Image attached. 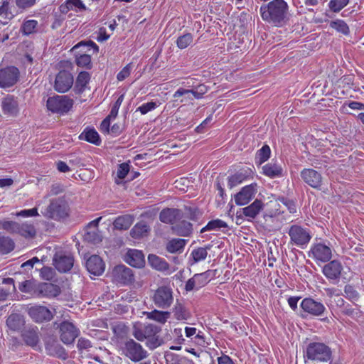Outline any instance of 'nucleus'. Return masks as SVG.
<instances>
[{
  "mask_svg": "<svg viewBox=\"0 0 364 364\" xmlns=\"http://www.w3.org/2000/svg\"><path fill=\"white\" fill-rule=\"evenodd\" d=\"M288 5L284 0H273L260 7L262 19L276 26H282L285 20Z\"/></svg>",
  "mask_w": 364,
  "mask_h": 364,
  "instance_id": "obj_1",
  "label": "nucleus"
},
{
  "mask_svg": "<svg viewBox=\"0 0 364 364\" xmlns=\"http://www.w3.org/2000/svg\"><path fill=\"white\" fill-rule=\"evenodd\" d=\"M331 350L323 343L311 342L306 346L304 351V359L305 364L309 360L317 362H327L331 358Z\"/></svg>",
  "mask_w": 364,
  "mask_h": 364,
  "instance_id": "obj_2",
  "label": "nucleus"
},
{
  "mask_svg": "<svg viewBox=\"0 0 364 364\" xmlns=\"http://www.w3.org/2000/svg\"><path fill=\"white\" fill-rule=\"evenodd\" d=\"M69 208L67 202L63 198H55L50 200L49 205L41 210V214L48 219L60 220L68 215Z\"/></svg>",
  "mask_w": 364,
  "mask_h": 364,
  "instance_id": "obj_3",
  "label": "nucleus"
},
{
  "mask_svg": "<svg viewBox=\"0 0 364 364\" xmlns=\"http://www.w3.org/2000/svg\"><path fill=\"white\" fill-rule=\"evenodd\" d=\"M161 331V327L152 323H142L136 321L134 323L132 334L139 341L146 340V346L149 348V341L154 340Z\"/></svg>",
  "mask_w": 364,
  "mask_h": 364,
  "instance_id": "obj_4",
  "label": "nucleus"
},
{
  "mask_svg": "<svg viewBox=\"0 0 364 364\" xmlns=\"http://www.w3.org/2000/svg\"><path fill=\"white\" fill-rule=\"evenodd\" d=\"M290 237L289 244L305 248L311 239V235L309 229L299 225H291L287 231Z\"/></svg>",
  "mask_w": 364,
  "mask_h": 364,
  "instance_id": "obj_5",
  "label": "nucleus"
},
{
  "mask_svg": "<svg viewBox=\"0 0 364 364\" xmlns=\"http://www.w3.org/2000/svg\"><path fill=\"white\" fill-rule=\"evenodd\" d=\"M123 354L132 362H139L148 356L142 346L132 338L127 339L122 347Z\"/></svg>",
  "mask_w": 364,
  "mask_h": 364,
  "instance_id": "obj_6",
  "label": "nucleus"
},
{
  "mask_svg": "<svg viewBox=\"0 0 364 364\" xmlns=\"http://www.w3.org/2000/svg\"><path fill=\"white\" fill-rule=\"evenodd\" d=\"M74 101L67 95L50 97L47 100V108L53 113L64 114L73 107Z\"/></svg>",
  "mask_w": 364,
  "mask_h": 364,
  "instance_id": "obj_7",
  "label": "nucleus"
},
{
  "mask_svg": "<svg viewBox=\"0 0 364 364\" xmlns=\"http://www.w3.org/2000/svg\"><path fill=\"white\" fill-rule=\"evenodd\" d=\"M264 207V204L261 200H255L250 205L237 211L236 223L241 224L244 218H247V221H252L263 210Z\"/></svg>",
  "mask_w": 364,
  "mask_h": 364,
  "instance_id": "obj_8",
  "label": "nucleus"
},
{
  "mask_svg": "<svg viewBox=\"0 0 364 364\" xmlns=\"http://www.w3.org/2000/svg\"><path fill=\"white\" fill-rule=\"evenodd\" d=\"M0 107L2 114L6 117H16L19 115L21 107L18 97L8 94L3 97L0 101Z\"/></svg>",
  "mask_w": 364,
  "mask_h": 364,
  "instance_id": "obj_9",
  "label": "nucleus"
},
{
  "mask_svg": "<svg viewBox=\"0 0 364 364\" xmlns=\"http://www.w3.org/2000/svg\"><path fill=\"white\" fill-rule=\"evenodd\" d=\"M60 341L65 345L73 344L80 335V330L71 322L65 320L58 327Z\"/></svg>",
  "mask_w": 364,
  "mask_h": 364,
  "instance_id": "obj_10",
  "label": "nucleus"
},
{
  "mask_svg": "<svg viewBox=\"0 0 364 364\" xmlns=\"http://www.w3.org/2000/svg\"><path fill=\"white\" fill-rule=\"evenodd\" d=\"M214 277V272L207 270L200 274H195L186 283L185 289L187 291L198 290L205 287Z\"/></svg>",
  "mask_w": 364,
  "mask_h": 364,
  "instance_id": "obj_11",
  "label": "nucleus"
},
{
  "mask_svg": "<svg viewBox=\"0 0 364 364\" xmlns=\"http://www.w3.org/2000/svg\"><path fill=\"white\" fill-rule=\"evenodd\" d=\"M20 72L15 66L0 69V87L7 89L13 87L19 80Z\"/></svg>",
  "mask_w": 364,
  "mask_h": 364,
  "instance_id": "obj_12",
  "label": "nucleus"
},
{
  "mask_svg": "<svg viewBox=\"0 0 364 364\" xmlns=\"http://www.w3.org/2000/svg\"><path fill=\"white\" fill-rule=\"evenodd\" d=\"M257 186L256 183H252L242 187L234 196L235 204L240 206L248 204L257 193Z\"/></svg>",
  "mask_w": 364,
  "mask_h": 364,
  "instance_id": "obj_13",
  "label": "nucleus"
},
{
  "mask_svg": "<svg viewBox=\"0 0 364 364\" xmlns=\"http://www.w3.org/2000/svg\"><path fill=\"white\" fill-rule=\"evenodd\" d=\"M112 277L115 282L123 284H131L135 280L133 270L123 264L113 269Z\"/></svg>",
  "mask_w": 364,
  "mask_h": 364,
  "instance_id": "obj_14",
  "label": "nucleus"
},
{
  "mask_svg": "<svg viewBox=\"0 0 364 364\" xmlns=\"http://www.w3.org/2000/svg\"><path fill=\"white\" fill-rule=\"evenodd\" d=\"M300 306L304 312L314 316H321L326 311V307L321 301L314 300L311 297L304 299Z\"/></svg>",
  "mask_w": 364,
  "mask_h": 364,
  "instance_id": "obj_15",
  "label": "nucleus"
},
{
  "mask_svg": "<svg viewBox=\"0 0 364 364\" xmlns=\"http://www.w3.org/2000/svg\"><path fill=\"white\" fill-rule=\"evenodd\" d=\"M73 82V76L70 72L61 70L55 77L54 89L60 93L66 92L72 87Z\"/></svg>",
  "mask_w": 364,
  "mask_h": 364,
  "instance_id": "obj_16",
  "label": "nucleus"
},
{
  "mask_svg": "<svg viewBox=\"0 0 364 364\" xmlns=\"http://www.w3.org/2000/svg\"><path fill=\"white\" fill-rule=\"evenodd\" d=\"M310 257L316 262H327L332 257V250L323 243H316L311 248Z\"/></svg>",
  "mask_w": 364,
  "mask_h": 364,
  "instance_id": "obj_17",
  "label": "nucleus"
},
{
  "mask_svg": "<svg viewBox=\"0 0 364 364\" xmlns=\"http://www.w3.org/2000/svg\"><path fill=\"white\" fill-rule=\"evenodd\" d=\"M302 180L313 188L320 190L323 183L321 173L313 168H304L301 171Z\"/></svg>",
  "mask_w": 364,
  "mask_h": 364,
  "instance_id": "obj_18",
  "label": "nucleus"
},
{
  "mask_svg": "<svg viewBox=\"0 0 364 364\" xmlns=\"http://www.w3.org/2000/svg\"><path fill=\"white\" fill-rule=\"evenodd\" d=\"M154 301L159 307H168L173 301L172 290L170 287H159L154 295Z\"/></svg>",
  "mask_w": 364,
  "mask_h": 364,
  "instance_id": "obj_19",
  "label": "nucleus"
},
{
  "mask_svg": "<svg viewBox=\"0 0 364 364\" xmlns=\"http://www.w3.org/2000/svg\"><path fill=\"white\" fill-rule=\"evenodd\" d=\"M343 269L341 262L333 259L326 264L322 268V272L328 280H338Z\"/></svg>",
  "mask_w": 364,
  "mask_h": 364,
  "instance_id": "obj_20",
  "label": "nucleus"
},
{
  "mask_svg": "<svg viewBox=\"0 0 364 364\" xmlns=\"http://www.w3.org/2000/svg\"><path fill=\"white\" fill-rule=\"evenodd\" d=\"M74 259L70 255L57 253L53 258L55 267L60 272H67L73 267Z\"/></svg>",
  "mask_w": 364,
  "mask_h": 364,
  "instance_id": "obj_21",
  "label": "nucleus"
},
{
  "mask_svg": "<svg viewBox=\"0 0 364 364\" xmlns=\"http://www.w3.org/2000/svg\"><path fill=\"white\" fill-rule=\"evenodd\" d=\"M183 218V213L176 208H166L159 214V219L164 223L175 225L178 220Z\"/></svg>",
  "mask_w": 364,
  "mask_h": 364,
  "instance_id": "obj_22",
  "label": "nucleus"
},
{
  "mask_svg": "<svg viewBox=\"0 0 364 364\" xmlns=\"http://www.w3.org/2000/svg\"><path fill=\"white\" fill-rule=\"evenodd\" d=\"M86 268L91 274L99 276L105 272V264L100 256L93 255L87 259Z\"/></svg>",
  "mask_w": 364,
  "mask_h": 364,
  "instance_id": "obj_23",
  "label": "nucleus"
},
{
  "mask_svg": "<svg viewBox=\"0 0 364 364\" xmlns=\"http://www.w3.org/2000/svg\"><path fill=\"white\" fill-rule=\"evenodd\" d=\"M114 119L105 118L100 124V131L105 134H109L112 136H117L124 130V124L115 123L110 127L111 121Z\"/></svg>",
  "mask_w": 364,
  "mask_h": 364,
  "instance_id": "obj_24",
  "label": "nucleus"
},
{
  "mask_svg": "<svg viewBox=\"0 0 364 364\" xmlns=\"http://www.w3.org/2000/svg\"><path fill=\"white\" fill-rule=\"evenodd\" d=\"M124 261L134 267H142L145 264L144 255L138 250H129L124 256Z\"/></svg>",
  "mask_w": 364,
  "mask_h": 364,
  "instance_id": "obj_25",
  "label": "nucleus"
},
{
  "mask_svg": "<svg viewBox=\"0 0 364 364\" xmlns=\"http://www.w3.org/2000/svg\"><path fill=\"white\" fill-rule=\"evenodd\" d=\"M60 293L59 286L52 283H39L37 297H55Z\"/></svg>",
  "mask_w": 364,
  "mask_h": 364,
  "instance_id": "obj_26",
  "label": "nucleus"
},
{
  "mask_svg": "<svg viewBox=\"0 0 364 364\" xmlns=\"http://www.w3.org/2000/svg\"><path fill=\"white\" fill-rule=\"evenodd\" d=\"M45 349L46 353L51 356H55L63 360L68 358L65 348L55 341L47 342L45 345Z\"/></svg>",
  "mask_w": 364,
  "mask_h": 364,
  "instance_id": "obj_27",
  "label": "nucleus"
},
{
  "mask_svg": "<svg viewBox=\"0 0 364 364\" xmlns=\"http://www.w3.org/2000/svg\"><path fill=\"white\" fill-rule=\"evenodd\" d=\"M173 232L177 235L188 237L191 235L193 232V225L190 222H188L183 218L175 223L171 228Z\"/></svg>",
  "mask_w": 364,
  "mask_h": 364,
  "instance_id": "obj_28",
  "label": "nucleus"
},
{
  "mask_svg": "<svg viewBox=\"0 0 364 364\" xmlns=\"http://www.w3.org/2000/svg\"><path fill=\"white\" fill-rule=\"evenodd\" d=\"M60 12L63 14H67L70 10H74L77 12L86 10V6L81 0H66L59 8Z\"/></svg>",
  "mask_w": 364,
  "mask_h": 364,
  "instance_id": "obj_29",
  "label": "nucleus"
},
{
  "mask_svg": "<svg viewBox=\"0 0 364 364\" xmlns=\"http://www.w3.org/2000/svg\"><path fill=\"white\" fill-rule=\"evenodd\" d=\"M79 139L97 146L101 144L100 135L94 128L86 127L80 134Z\"/></svg>",
  "mask_w": 364,
  "mask_h": 364,
  "instance_id": "obj_30",
  "label": "nucleus"
},
{
  "mask_svg": "<svg viewBox=\"0 0 364 364\" xmlns=\"http://www.w3.org/2000/svg\"><path fill=\"white\" fill-rule=\"evenodd\" d=\"M21 336L25 343L31 347L36 346L39 341L37 327L23 331Z\"/></svg>",
  "mask_w": 364,
  "mask_h": 364,
  "instance_id": "obj_31",
  "label": "nucleus"
},
{
  "mask_svg": "<svg viewBox=\"0 0 364 364\" xmlns=\"http://www.w3.org/2000/svg\"><path fill=\"white\" fill-rule=\"evenodd\" d=\"M28 315L32 318H51L53 315L50 310L43 306H34L28 309Z\"/></svg>",
  "mask_w": 364,
  "mask_h": 364,
  "instance_id": "obj_32",
  "label": "nucleus"
},
{
  "mask_svg": "<svg viewBox=\"0 0 364 364\" xmlns=\"http://www.w3.org/2000/svg\"><path fill=\"white\" fill-rule=\"evenodd\" d=\"M262 173L271 178L282 177L283 176V168L280 165L270 162L263 166Z\"/></svg>",
  "mask_w": 364,
  "mask_h": 364,
  "instance_id": "obj_33",
  "label": "nucleus"
},
{
  "mask_svg": "<svg viewBox=\"0 0 364 364\" xmlns=\"http://www.w3.org/2000/svg\"><path fill=\"white\" fill-rule=\"evenodd\" d=\"M39 283L34 279L25 280L18 284V289L21 292L36 296L38 295Z\"/></svg>",
  "mask_w": 364,
  "mask_h": 364,
  "instance_id": "obj_34",
  "label": "nucleus"
},
{
  "mask_svg": "<svg viewBox=\"0 0 364 364\" xmlns=\"http://www.w3.org/2000/svg\"><path fill=\"white\" fill-rule=\"evenodd\" d=\"M172 335H173V332H171V331L167 329L165 330V332L163 333L162 336L159 335L158 333L157 336L154 338V340L149 341V349L154 350L158 347L171 341L173 338Z\"/></svg>",
  "mask_w": 364,
  "mask_h": 364,
  "instance_id": "obj_35",
  "label": "nucleus"
},
{
  "mask_svg": "<svg viewBox=\"0 0 364 364\" xmlns=\"http://www.w3.org/2000/svg\"><path fill=\"white\" fill-rule=\"evenodd\" d=\"M90 80V74L86 71L80 72L76 79L74 90L77 94L82 93L86 87V85Z\"/></svg>",
  "mask_w": 364,
  "mask_h": 364,
  "instance_id": "obj_36",
  "label": "nucleus"
},
{
  "mask_svg": "<svg viewBox=\"0 0 364 364\" xmlns=\"http://www.w3.org/2000/svg\"><path fill=\"white\" fill-rule=\"evenodd\" d=\"M250 174V171L248 170L240 171L235 173L234 175H232L228 177V186L230 188H232L233 187L242 183L245 181Z\"/></svg>",
  "mask_w": 364,
  "mask_h": 364,
  "instance_id": "obj_37",
  "label": "nucleus"
},
{
  "mask_svg": "<svg viewBox=\"0 0 364 364\" xmlns=\"http://www.w3.org/2000/svg\"><path fill=\"white\" fill-rule=\"evenodd\" d=\"M134 222V217L131 215H124L117 217L113 222L114 228L117 230H127Z\"/></svg>",
  "mask_w": 364,
  "mask_h": 364,
  "instance_id": "obj_38",
  "label": "nucleus"
},
{
  "mask_svg": "<svg viewBox=\"0 0 364 364\" xmlns=\"http://www.w3.org/2000/svg\"><path fill=\"white\" fill-rule=\"evenodd\" d=\"M148 262L152 267L159 271L167 270L169 267L168 264L164 259L155 255L148 256Z\"/></svg>",
  "mask_w": 364,
  "mask_h": 364,
  "instance_id": "obj_39",
  "label": "nucleus"
},
{
  "mask_svg": "<svg viewBox=\"0 0 364 364\" xmlns=\"http://www.w3.org/2000/svg\"><path fill=\"white\" fill-rule=\"evenodd\" d=\"M189 94H192L196 99H201L203 97L195 87L191 89L180 87L173 93V97L174 99H177L180 97L185 96L186 99L191 100V98L189 97Z\"/></svg>",
  "mask_w": 364,
  "mask_h": 364,
  "instance_id": "obj_40",
  "label": "nucleus"
},
{
  "mask_svg": "<svg viewBox=\"0 0 364 364\" xmlns=\"http://www.w3.org/2000/svg\"><path fill=\"white\" fill-rule=\"evenodd\" d=\"M114 335L118 338H125L129 332V327L123 322L117 321L112 324Z\"/></svg>",
  "mask_w": 364,
  "mask_h": 364,
  "instance_id": "obj_41",
  "label": "nucleus"
},
{
  "mask_svg": "<svg viewBox=\"0 0 364 364\" xmlns=\"http://www.w3.org/2000/svg\"><path fill=\"white\" fill-rule=\"evenodd\" d=\"M149 226L144 222L136 223L131 230L130 235L133 238L139 239L149 232Z\"/></svg>",
  "mask_w": 364,
  "mask_h": 364,
  "instance_id": "obj_42",
  "label": "nucleus"
},
{
  "mask_svg": "<svg viewBox=\"0 0 364 364\" xmlns=\"http://www.w3.org/2000/svg\"><path fill=\"white\" fill-rule=\"evenodd\" d=\"M186 240L184 239L175 238L170 240L166 245V250L171 253L181 252L186 245Z\"/></svg>",
  "mask_w": 364,
  "mask_h": 364,
  "instance_id": "obj_43",
  "label": "nucleus"
},
{
  "mask_svg": "<svg viewBox=\"0 0 364 364\" xmlns=\"http://www.w3.org/2000/svg\"><path fill=\"white\" fill-rule=\"evenodd\" d=\"M16 234L25 237H33L36 235V229L32 224L18 223V228Z\"/></svg>",
  "mask_w": 364,
  "mask_h": 364,
  "instance_id": "obj_44",
  "label": "nucleus"
},
{
  "mask_svg": "<svg viewBox=\"0 0 364 364\" xmlns=\"http://www.w3.org/2000/svg\"><path fill=\"white\" fill-rule=\"evenodd\" d=\"M227 227L228 225L225 222L220 219H216L209 221L208 224L200 230V232L203 233L205 231L220 230V228Z\"/></svg>",
  "mask_w": 364,
  "mask_h": 364,
  "instance_id": "obj_45",
  "label": "nucleus"
},
{
  "mask_svg": "<svg viewBox=\"0 0 364 364\" xmlns=\"http://www.w3.org/2000/svg\"><path fill=\"white\" fill-rule=\"evenodd\" d=\"M193 41V36L191 33H187L178 37L176 43L179 49H185L189 46Z\"/></svg>",
  "mask_w": 364,
  "mask_h": 364,
  "instance_id": "obj_46",
  "label": "nucleus"
},
{
  "mask_svg": "<svg viewBox=\"0 0 364 364\" xmlns=\"http://www.w3.org/2000/svg\"><path fill=\"white\" fill-rule=\"evenodd\" d=\"M83 237L85 241L92 244H97L102 241V236L98 230H85Z\"/></svg>",
  "mask_w": 364,
  "mask_h": 364,
  "instance_id": "obj_47",
  "label": "nucleus"
},
{
  "mask_svg": "<svg viewBox=\"0 0 364 364\" xmlns=\"http://www.w3.org/2000/svg\"><path fill=\"white\" fill-rule=\"evenodd\" d=\"M210 249V245H208L205 247H198L195 249L191 252L194 262H198L204 260L208 255V250Z\"/></svg>",
  "mask_w": 364,
  "mask_h": 364,
  "instance_id": "obj_48",
  "label": "nucleus"
},
{
  "mask_svg": "<svg viewBox=\"0 0 364 364\" xmlns=\"http://www.w3.org/2000/svg\"><path fill=\"white\" fill-rule=\"evenodd\" d=\"M14 248V241L8 237H0V252L6 254Z\"/></svg>",
  "mask_w": 364,
  "mask_h": 364,
  "instance_id": "obj_49",
  "label": "nucleus"
},
{
  "mask_svg": "<svg viewBox=\"0 0 364 364\" xmlns=\"http://www.w3.org/2000/svg\"><path fill=\"white\" fill-rule=\"evenodd\" d=\"M270 154L271 150L269 146L268 145H264L257 152L256 159L258 160L259 164H262L269 159Z\"/></svg>",
  "mask_w": 364,
  "mask_h": 364,
  "instance_id": "obj_50",
  "label": "nucleus"
},
{
  "mask_svg": "<svg viewBox=\"0 0 364 364\" xmlns=\"http://www.w3.org/2000/svg\"><path fill=\"white\" fill-rule=\"evenodd\" d=\"M37 25V21L27 20L22 24L21 31L24 35H30L35 32Z\"/></svg>",
  "mask_w": 364,
  "mask_h": 364,
  "instance_id": "obj_51",
  "label": "nucleus"
},
{
  "mask_svg": "<svg viewBox=\"0 0 364 364\" xmlns=\"http://www.w3.org/2000/svg\"><path fill=\"white\" fill-rule=\"evenodd\" d=\"M75 61L78 66L88 69L91 68V56L89 54L84 53L76 55Z\"/></svg>",
  "mask_w": 364,
  "mask_h": 364,
  "instance_id": "obj_52",
  "label": "nucleus"
},
{
  "mask_svg": "<svg viewBox=\"0 0 364 364\" xmlns=\"http://www.w3.org/2000/svg\"><path fill=\"white\" fill-rule=\"evenodd\" d=\"M349 2V0H330L328 7L333 12H339Z\"/></svg>",
  "mask_w": 364,
  "mask_h": 364,
  "instance_id": "obj_53",
  "label": "nucleus"
},
{
  "mask_svg": "<svg viewBox=\"0 0 364 364\" xmlns=\"http://www.w3.org/2000/svg\"><path fill=\"white\" fill-rule=\"evenodd\" d=\"M345 296L350 300H357L359 296L358 292L355 287L350 284H347L344 287Z\"/></svg>",
  "mask_w": 364,
  "mask_h": 364,
  "instance_id": "obj_54",
  "label": "nucleus"
},
{
  "mask_svg": "<svg viewBox=\"0 0 364 364\" xmlns=\"http://www.w3.org/2000/svg\"><path fill=\"white\" fill-rule=\"evenodd\" d=\"M158 106H159V105H157L156 102H149L144 103V104L141 105L140 107H139L136 109V111L140 112V113L141 114H146L149 112H151V111L155 109Z\"/></svg>",
  "mask_w": 364,
  "mask_h": 364,
  "instance_id": "obj_55",
  "label": "nucleus"
},
{
  "mask_svg": "<svg viewBox=\"0 0 364 364\" xmlns=\"http://www.w3.org/2000/svg\"><path fill=\"white\" fill-rule=\"evenodd\" d=\"M123 101V95H121L117 101L113 105L111 111L108 116H107L105 118L109 119H115L118 114L119 109L120 107V105Z\"/></svg>",
  "mask_w": 364,
  "mask_h": 364,
  "instance_id": "obj_56",
  "label": "nucleus"
},
{
  "mask_svg": "<svg viewBox=\"0 0 364 364\" xmlns=\"http://www.w3.org/2000/svg\"><path fill=\"white\" fill-rule=\"evenodd\" d=\"M4 230L11 233H16L18 228V223L14 221H4L1 223Z\"/></svg>",
  "mask_w": 364,
  "mask_h": 364,
  "instance_id": "obj_57",
  "label": "nucleus"
},
{
  "mask_svg": "<svg viewBox=\"0 0 364 364\" xmlns=\"http://www.w3.org/2000/svg\"><path fill=\"white\" fill-rule=\"evenodd\" d=\"M36 3V0H15L16 7L23 11L31 8Z\"/></svg>",
  "mask_w": 364,
  "mask_h": 364,
  "instance_id": "obj_58",
  "label": "nucleus"
},
{
  "mask_svg": "<svg viewBox=\"0 0 364 364\" xmlns=\"http://www.w3.org/2000/svg\"><path fill=\"white\" fill-rule=\"evenodd\" d=\"M7 326L12 331H19L24 326L25 320H6Z\"/></svg>",
  "mask_w": 364,
  "mask_h": 364,
  "instance_id": "obj_59",
  "label": "nucleus"
},
{
  "mask_svg": "<svg viewBox=\"0 0 364 364\" xmlns=\"http://www.w3.org/2000/svg\"><path fill=\"white\" fill-rule=\"evenodd\" d=\"M143 314H146V312H143ZM146 318H166L169 316V312L155 310L154 311L146 313Z\"/></svg>",
  "mask_w": 364,
  "mask_h": 364,
  "instance_id": "obj_60",
  "label": "nucleus"
},
{
  "mask_svg": "<svg viewBox=\"0 0 364 364\" xmlns=\"http://www.w3.org/2000/svg\"><path fill=\"white\" fill-rule=\"evenodd\" d=\"M77 347L78 350L82 353L83 350H88L89 348H92V346L90 341L88 339L80 338L78 339Z\"/></svg>",
  "mask_w": 364,
  "mask_h": 364,
  "instance_id": "obj_61",
  "label": "nucleus"
},
{
  "mask_svg": "<svg viewBox=\"0 0 364 364\" xmlns=\"http://www.w3.org/2000/svg\"><path fill=\"white\" fill-rule=\"evenodd\" d=\"M132 69V63L127 64L123 69L117 74V79L119 81L125 80L131 73Z\"/></svg>",
  "mask_w": 364,
  "mask_h": 364,
  "instance_id": "obj_62",
  "label": "nucleus"
},
{
  "mask_svg": "<svg viewBox=\"0 0 364 364\" xmlns=\"http://www.w3.org/2000/svg\"><path fill=\"white\" fill-rule=\"evenodd\" d=\"M200 215L197 209L191 208H186V212L183 213V218H187L191 220H196Z\"/></svg>",
  "mask_w": 364,
  "mask_h": 364,
  "instance_id": "obj_63",
  "label": "nucleus"
},
{
  "mask_svg": "<svg viewBox=\"0 0 364 364\" xmlns=\"http://www.w3.org/2000/svg\"><path fill=\"white\" fill-rule=\"evenodd\" d=\"M129 171V166L127 163L121 164L117 169V176L120 179H124Z\"/></svg>",
  "mask_w": 364,
  "mask_h": 364,
  "instance_id": "obj_64",
  "label": "nucleus"
}]
</instances>
